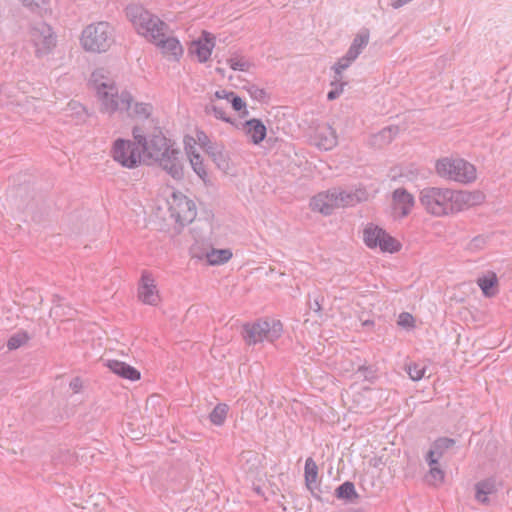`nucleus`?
<instances>
[{"label": "nucleus", "instance_id": "55", "mask_svg": "<svg viewBox=\"0 0 512 512\" xmlns=\"http://www.w3.org/2000/svg\"><path fill=\"white\" fill-rule=\"evenodd\" d=\"M346 85H347V82L342 81V79H341L339 82H336V84L332 85V86L334 87L333 89L336 91H339V95H341L343 92L344 86H346Z\"/></svg>", "mask_w": 512, "mask_h": 512}, {"label": "nucleus", "instance_id": "50", "mask_svg": "<svg viewBox=\"0 0 512 512\" xmlns=\"http://www.w3.org/2000/svg\"><path fill=\"white\" fill-rule=\"evenodd\" d=\"M25 6L30 7L32 10L41 8L46 4L47 0H22Z\"/></svg>", "mask_w": 512, "mask_h": 512}, {"label": "nucleus", "instance_id": "42", "mask_svg": "<svg viewBox=\"0 0 512 512\" xmlns=\"http://www.w3.org/2000/svg\"><path fill=\"white\" fill-rule=\"evenodd\" d=\"M132 135L135 140L133 142L136 143V145L139 147V149L141 148V151H142L144 149V146L149 141V140H147L146 136L144 135L142 128H140L138 126L133 127Z\"/></svg>", "mask_w": 512, "mask_h": 512}, {"label": "nucleus", "instance_id": "20", "mask_svg": "<svg viewBox=\"0 0 512 512\" xmlns=\"http://www.w3.org/2000/svg\"><path fill=\"white\" fill-rule=\"evenodd\" d=\"M106 366L114 374L130 381L139 380L141 377L140 372L136 368L119 360H108Z\"/></svg>", "mask_w": 512, "mask_h": 512}, {"label": "nucleus", "instance_id": "40", "mask_svg": "<svg viewBox=\"0 0 512 512\" xmlns=\"http://www.w3.org/2000/svg\"><path fill=\"white\" fill-rule=\"evenodd\" d=\"M356 373L360 374L364 380H367L371 383H373L377 378L376 370L373 368V366L362 365L357 369Z\"/></svg>", "mask_w": 512, "mask_h": 512}, {"label": "nucleus", "instance_id": "33", "mask_svg": "<svg viewBox=\"0 0 512 512\" xmlns=\"http://www.w3.org/2000/svg\"><path fill=\"white\" fill-rule=\"evenodd\" d=\"M283 331V325L279 320H273L272 323L267 321L266 340L273 342L278 339Z\"/></svg>", "mask_w": 512, "mask_h": 512}, {"label": "nucleus", "instance_id": "43", "mask_svg": "<svg viewBox=\"0 0 512 512\" xmlns=\"http://www.w3.org/2000/svg\"><path fill=\"white\" fill-rule=\"evenodd\" d=\"M247 92L253 99L260 102H263L266 100V98H268L267 92L264 89L257 87L256 85L248 86Z\"/></svg>", "mask_w": 512, "mask_h": 512}, {"label": "nucleus", "instance_id": "2", "mask_svg": "<svg viewBox=\"0 0 512 512\" xmlns=\"http://www.w3.org/2000/svg\"><path fill=\"white\" fill-rule=\"evenodd\" d=\"M125 12L137 33L149 42L157 40L158 37L164 35V31L168 30V25L164 21L142 5L130 4L126 7Z\"/></svg>", "mask_w": 512, "mask_h": 512}, {"label": "nucleus", "instance_id": "26", "mask_svg": "<svg viewBox=\"0 0 512 512\" xmlns=\"http://www.w3.org/2000/svg\"><path fill=\"white\" fill-rule=\"evenodd\" d=\"M477 284L486 297H493L498 292V278L494 272H488L477 279Z\"/></svg>", "mask_w": 512, "mask_h": 512}, {"label": "nucleus", "instance_id": "10", "mask_svg": "<svg viewBox=\"0 0 512 512\" xmlns=\"http://www.w3.org/2000/svg\"><path fill=\"white\" fill-rule=\"evenodd\" d=\"M32 41L38 58L49 54L56 45V37L47 24H41L32 31Z\"/></svg>", "mask_w": 512, "mask_h": 512}, {"label": "nucleus", "instance_id": "38", "mask_svg": "<svg viewBox=\"0 0 512 512\" xmlns=\"http://www.w3.org/2000/svg\"><path fill=\"white\" fill-rule=\"evenodd\" d=\"M152 106L147 103H135L132 112L127 111L129 115L148 118L151 114Z\"/></svg>", "mask_w": 512, "mask_h": 512}, {"label": "nucleus", "instance_id": "36", "mask_svg": "<svg viewBox=\"0 0 512 512\" xmlns=\"http://www.w3.org/2000/svg\"><path fill=\"white\" fill-rule=\"evenodd\" d=\"M455 444V440L448 437H440L436 439L431 447L436 451L437 457H441L443 453Z\"/></svg>", "mask_w": 512, "mask_h": 512}, {"label": "nucleus", "instance_id": "8", "mask_svg": "<svg viewBox=\"0 0 512 512\" xmlns=\"http://www.w3.org/2000/svg\"><path fill=\"white\" fill-rule=\"evenodd\" d=\"M168 204L170 216L182 227L190 224L196 218L197 210L194 201L181 192H173L172 199Z\"/></svg>", "mask_w": 512, "mask_h": 512}, {"label": "nucleus", "instance_id": "53", "mask_svg": "<svg viewBox=\"0 0 512 512\" xmlns=\"http://www.w3.org/2000/svg\"><path fill=\"white\" fill-rule=\"evenodd\" d=\"M82 387V383L80 381L79 378H74L71 382H70V388L74 391V392H79L80 389Z\"/></svg>", "mask_w": 512, "mask_h": 512}, {"label": "nucleus", "instance_id": "31", "mask_svg": "<svg viewBox=\"0 0 512 512\" xmlns=\"http://www.w3.org/2000/svg\"><path fill=\"white\" fill-rule=\"evenodd\" d=\"M206 114H213L215 118L220 119L226 123H229L233 125L235 128H239L238 121L235 119H232L231 117L226 116V113L223 109V107L211 104L206 105L205 107Z\"/></svg>", "mask_w": 512, "mask_h": 512}, {"label": "nucleus", "instance_id": "30", "mask_svg": "<svg viewBox=\"0 0 512 512\" xmlns=\"http://www.w3.org/2000/svg\"><path fill=\"white\" fill-rule=\"evenodd\" d=\"M229 411V407L225 403L217 404L214 409L209 414V420L212 424L216 426H221L224 424L227 413Z\"/></svg>", "mask_w": 512, "mask_h": 512}, {"label": "nucleus", "instance_id": "15", "mask_svg": "<svg viewBox=\"0 0 512 512\" xmlns=\"http://www.w3.org/2000/svg\"><path fill=\"white\" fill-rule=\"evenodd\" d=\"M238 124V129L243 130L252 144L259 145L266 138L267 128L261 119L252 118L244 122L238 121Z\"/></svg>", "mask_w": 512, "mask_h": 512}, {"label": "nucleus", "instance_id": "41", "mask_svg": "<svg viewBox=\"0 0 512 512\" xmlns=\"http://www.w3.org/2000/svg\"><path fill=\"white\" fill-rule=\"evenodd\" d=\"M324 300V297L320 294H316L311 300V295L309 294V301L308 306L309 309L315 312L319 317L322 316V302Z\"/></svg>", "mask_w": 512, "mask_h": 512}, {"label": "nucleus", "instance_id": "61", "mask_svg": "<svg viewBox=\"0 0 512 512\" xmlns=\"http://www.w3.org/2000/svg\"><path fill=\"white\" fill-rule=\"evenodd\" d=\"M225 99H226L228 102H230L231 97H230V96H227V97H225Z\"/></svg>", "mask_w": 512, "mask_h": 512}, {"label": "nucleus", "instance_id": "17", "mask_svg": "<svg viewBox=\"0 0 512 512\" xmlns=\"http://www.w3.org/2000/svg\"><path fill=\"white\" fill-rule=\"evenodd\" d=\"M202 36L203 38L192 41L189 47V52L191 54H195L200 63H204L210 58L212 49L215 45L214 37H212L208 32L204 31Z\"/></svg>", "mask_w": 512, "mask_h": 512}, {"label": "nucleus", "instance_id": "27", "mask_svg": "<svg viewBox=\"0 0 512 512\" xmlns=\"http://www.w3.org/2000/svg\"><path fill=\"white\" fill-rule=\"evenodd\" d=\"M451 204H453V214L464 210L470 206V192L463 190H453L451 197Z\"/></svg>", "mask_w": 512, "mask_h": 512}, {"label": "nucleus", "instance_id": "28", "mask_svg": "<svg viewBox=\"0 0 512 512\" xmlns=\"http://www.w3.org/2000/svg\"><path fill=\"white\" fill-rule=\"evenodd\" d=\"M190 164L194 172L202 179L205 183L208 181V173L203 163V158L200 154L192 152L189 154Z\"/></svg>", "mask_w": 512, "mask_h": 512}, {"label": "nucleus", "instance_id": "49", "mask_svg": "<svg viewBox=\"0 0 512 512\" xmlns=\"http://www.w3.org/2000/svg\"><path fill=\"white\" fill-rule=\"evenodd\" d=\"M484 200V194L480 191L470 192V206L480 204Z\"/></svg>", "mask_w": 512, "mask_h": 512}, {"label": "nucleus", "instance_id": "12", "mask_svg": "<svg viewBox=\"0 0 512 512\" xmlns=\"http://www.w3.org/2000/svg\"><path fill=\"white\" fill-rule=\"evenodd\" d=\"M138 297L144 303L155 306L160 301V296L156 285L154 284V278L148 271H143L138 287Z\"/></svg>", "mask_w": 512, "mask_h": 512}, {"label": "nucleus", "instance_id": "25", "mask_svg": "<svg viewBox=\"0 0 512 512\" xmlns=\"http://www.w3.org/2000/svg\"><path fill=\"white\" fill-rule=\"evenodd\" d=\"M370 38L369 30L364 28L362 29L353 39L352 44L350 45L346 54L356 60L357 57L361 54L362 50L368 45Z\"/></svg>", "mask_w": 512, "mask_h": 512}, {"label": "nucleus", "instance_id": "4", "mask_svg": "<svg viewBox=\"0 0 512 512\" xmlns=\"http://www.w3.org/2000/svg\"><path fill=\"white\" fill-rule=\"evenodd\" d=\"M452 196V189L426 187L420 191L419 201L427 213L441 217L453 214Z\"/></svg>", "mask_w": 512, "mask_h": 512}, {"label": "nucleus", "instance_id": "13", "mask_svg": "<svg viewBox=\"0 0 512 512\" xmlns=\"http://www.w3.org/2000/svg\"><path fill=\"white\" fill-rule=\"evenodd\" d=\"M415 200L405 188H397L392 193V207L396 217L408 216L414 206Z\"/></svg>", "mask_w": 512, "mask_h": 512}, {"label": "nucleus", "instance_id": "46", "mask_svg": "<svg viewBox=\"0 0 512 512\" xmlns=\"http://www.w3.org/2000/svg\"><path fill=\"white\" fill-rule=\"evenodd\" d=\"M429 474L434 480H444V471L437 467V465L430 466Z\"/></svg>", "mask_w": 512, "mask_h": 512}, {"label": "nucleus", "instance_id": "23", "mask_svg": "<svg viewBox=\"0 0 512 512\" xmlns=\"http://www.w3.org/2000/svg\"><path fill=\"white\" fill-rule=\"evenodd\" d=\"M338 196L340 207H347L366 201L368 199V192L365 188L349 191L339 189Z\"/></svg>", "mask_w": 512, "mask_h": 512}, {"label": "nucleus", "instance_id": "56", "mask_svg": "<svg viewBox=\"0 0 512 512\" xmlns=\"http://www.w3.org/2000/svg\"><path fill=\"white\" fill-rule=\"evenodd\" d=\"M339 91H336L334 89H331L328 94H327V99L332 101V100H335L339 97Z\"/></svg>", "mask_w": 512, "mask_h": 512}, {"label": "nucleus", "instance_id": "24", "mask_svg": "<svg viewBox=\"0 0 512 512\" xmlns=\"http://www.w3.org/2000/svg\"><path fill=\"white\" fill-rule=\"evenodd\" d=\"M334 495L337 499L343 500L345 503L356 504L360 498L359 494L355 489V485L351 481H345L341 485H339L335 491Z\"/></svg>", "mask_w": 512, "mask_h": 512}, {"label": "nucleus", "instance_id": "54", "mask_svg": "<svg viewBox=\"0 0 512 512\" xmlns=\"http://www.w3.org/2000/svg\"><path fill=\"white\" fill-rule=\"evenodd\" d=\"M233 94V91H227L224 89L217 90L214 94L215 98L217 99H225V97L230 96Z\"/></svg>", "mask_w": 512, "mask_h": 512}, {"label": "nucleus", "instance_id": "11", "mask_svg": "<svg viewBox=\"0 0 512 512\" xmlns=\"http://www.w3.org/2000/svg\"><path fill=\"white\" fill-rule=\"evenodd\" d=\"M339 189L333 188L315 195L310 202L312 210L325 216L331 215L336 208H340Z\"/></svg>", "mask_w": 512, "mask_h": 512}, {"label": "nucleus", "instance_id": "18", "mask_svg": "<svg viewBox=\"0 0 512 512\" xmlns=\"http://www.w3.org/2000/svg\"><path fill=\"white\" fill-rule=\"evenodd\" d=\"M206 152L211 157L219 170L225 174L229 173L231 169L230 158L228 152L225 150L222 144L208 141Z\"/></svg>", "mask_w": 512, "mask_h": 512}, {"label": "nucleus", "instance_id": "9", "mask_svg": "<svg viewBox=\"0 0 512 512\" xmlns=\"http://www.w3.org/2000/svg\"><path fill=\"white\" fill-rule=\"evenodd\" d=\"M112 155L115 161L129 169L137 167L141 160V151L136 143L122 138L114 142Z\"/></svg>", "mask_w": 512, "mask_h": 512}, {"label": "nucleus", "instance_id": "48", "mask_svg": "<svg viewBox=\"0 0 512 512\" xmlns=\"http://www.w3.org/2000/svg\"><path fill=\"white\" fill-rule=\"evenodd\" d=\"M440 458L441 457H437V453L432 447L427 452L425 457L429 466L437 465Z\"/></svg>", "mask_w": 512, "mask_h": 512}, {"label": "nucleus", "instance_id": "45", "mask_svg": "<svg viewBox=\"0 0 512 512\" xmlns=\"http://www.w3.org/2000/svg\"><path fill=\"white\" fill-rule=\"evenodd\" d=\"M69 107L75 112L76 116L80 120H84L87 116L86 108L82 104L72 101L69 103Z\"/></svg>", "mask_w": 512, "mask_h": 512}, {"label": "nucleus", "instance_id": "37", "mask_svg": "<svg viewBox=\"0 0 512 512\" xmlns=\"http://www.w3.org/2000/svg\"><path fill=\"white\" fill-rule=\"evenodd\" d=\"M230 97H231V99H230L231 106L236 112L240 113V117L244 118V117L248 116L249 112L246 108V102L240 96H238L235 92H233V94L230 95Z\"/></svg>", "mask_w": 512, "mask_h": 512}, {"label": "nucleus", "instance_id": "6", "mask_svg": "<svg viewBox=\"0 0 512 512\" xmlns=\"http://www.w3.org/2000/svg\"><path fill=\"white\" fill-rule=\"evenodd\" d=\"M97 95L101 101V111L114 113L115 111H129L133 103V97L128 91H122L118 95L117 89L106 83L97 86Z\"/></svg>", "mask_w": 512, "mask_h": 512}, {"label": "nucleus", "instance_id": "58", "mask_svg": "<svg viewBox=\"0 0 512 512\" xmlns=\"http://www.w3.org/2000/svg\"><path fill=\"white\" fill-rule=\"evenodd\" d=\"M362 326L367 327V328L373 327L374 321L371 319L364 320V321H362Z\"/></svg>", "mask_w": 512, "mask_h": 512}, {"label": "nucleus", "instance_id": "1", "mask_svg": "<svg viewBox=\"0 0 512 512\" xmlns=\"http://www.w3.org/2000/svg\"><path fill=\"white\" fill-rule=\"evenodd\" d=\"M144 161L157 163L175 180L184 176L182 152L174 141L166 138L161 131L151 136L142 150Z\"/></svg>", "mask_w": 512, "mask_h": 512}, {"label": "nucleus", "instance_id": "5", "mask_svg": "<svg viewBox=\"0 0 512 512\" xmlns=\"http://www.w3.org/2000/svg\"><path fill=\"white\" fill-rule=\"evenodd\" d=\"M435 169L440 177L460 183H471L477 177L475 166L462 158H441Z\"/></svg>", "mask_w": 512, "mask_h": 512}, {"label": "nucleus", "instance_id": "3", "mask_svg": "<svg viewBox=\"0 0 512 512\" xmlns=\"http://www.w3.org/2000/svg\"><path fill=\"white\" fill-rule=\"evenodd\" d=\"M85 51L104 53L115 43V29L107 21H99L86 26L80 38Z\"/></svg>", "mask_w": 512, "mask_h": 512}, {"label": "nucleus", "instance_id": "35", "mask_svg": "<svg viewBox=\"0 0 512 512\" xmlns=\"http://www.w3.org/2000/svg\"><path fill=\"white\" fill-rule=\"evenodd\" d=\"M405 370L413 381H419L425 376L426 366L412 362L406 365Z\"/></svg>", "mask_w": 512, "mask_h": 512}, {"label": "nucleus", "instance_id": "14", "mask_svg": "<svg viewBox=\"0 0 512 512\" xmlns=\"http://www.w3.org/2000/svg\"><path fill=\"white\" fill-rule=\"evenodd\" d=\"M311 139L319 149L325 151L333 149L338 144L336 131L329 124H323L316 127Z\"/></svg>", "mask_w": 512, "mask_h": 512}, {"label": "nucleus", "instance_id": "52", "mask_svg": "<svg viewBox=\"0 0 512 512\" xmlns=\"http://www.w3.org/2000/svg\"><path fill=\"white\" fill-rule=\"evenodd\" d=\"M197 136H198V140H199L201 146L206 150V148L208 146V141H210L209 138L207 137V135L204 132L198 133Z\"/></svg>", "mask_w": 512, "mask_h": 512}, {"label": "nucleus", "instance_id": "39", "mask_svg": "<svg viewBox=\"0 0 512 512\" xmlns=\"http://www.w3.org/2000/svg\"><path fill=\"white\" fill-rule=\"evenodd\" d=\"M228 63L231 69L237 71H248L251 66V63L242 57L230 58Z\"/></svg>", "mask_w": 512, "mask_h": 512}, {"label": "nucleus", "instance_id": "47", "mask_svg": "<svg viewBox=\"0 0 512 512\" xmlns=\"http://www.w3.org/2000/svg\"><path fill=\"white\" fill-rule=\"evenodd\" d=\"M397 132H398V127L390 126V127L384 128L380 132V136L382 138H387L388 141H391L393 139V137L397 134Z\"/></svg>", "mask_w": 512, "mask_h": 512}, {"label": "nucleus", "instance_id": "7", "mask_svg": "<svg viewBox=\"0 0 512 512\" xmlns=\"http://www.w3.org/2000/svg\"><path fill=\"white\" fill-rule=\"evenodd\" d=\"M363 239L367 247H379L382 252L395 253L401 249V243L377 225H367L363 231Z\"/></svg>", "mask_w": 512, "mask_h": 512}, {"label": "nucleus", "instance_id": "60", "mask_svg": "<svg viewBox=\"0 0 512 512\" xmlns=\"http://www.w3.org/2000/svg\"><path fill=\"white\" fill-rule=\"evenodd\" d=\"M61 301V297L58 295L53 296V303H59Z\"/></svg>", "mask_w": 512, "mask_h": 512}, {"label": "nucleus", "instance_id": "19", "mask_svg": "<svg viewBox=\"0 0 512 512\" xmlns=\"http://www.w3.org/2000/svg\"><path fill=\"white\" fill-rule=\"evenodd\" d=\"M267 321H257L243 326V338L249 345L262 342L266 339Z\"/></svg>", "mask_w": 512, "mask_h": 512}, {"label": "nucleus", "instance_id": "44", "mask_svg": "<svg viewBox=\"0 0 512 512\" xmlns=\"http://www.w3.org/2000/svg\"><path fill=\"white\" fill-rule=\"evenodd\" d=\"M397 323L403 328H412L414 327V317L408 312H402Z\"/></svg>", "mask_w": 512, "mask_h": 512}, {"label": "nucleus", "instance_id": "29", "mask_svg": "<svg viewBox=\"0 0 512 512\" xmlns=\"http://www.w3.org/2000/svg\"><path fill=\"white\" fill-rule=\"evenodd\" d=\"M232 257V252L229 249H212L207 253V261L211 265H220L226 263Z\"/></svg>", "mask_w": 512, "mask_h": 512}, {"label": "nucleus", "instance_id": "34", "mask_svg": "<svg viewBox=\"0 0 512 512\" xmlns=\"http://www.w3.org/2000/svg\"><path fill=\"white\" fill-rule=\"evenodd\" d=\"M30 339L27 332H17L13 334L7 341V348L8 350H16L19 347L23 346L27 343V341Z\"/></svg>", "mask_w": 512, "mask_h": 512}, {"label": "nucleus", "instance_id": "51", "mask_svg": "<svg viewBox=\"0 0 512 512\" xmlns=\"http://www.w3.org/2000/svg\"><path fill=\"white\" fill-rule=\"evenodd\" d=\"M418 174V170L411 167L407 169V172L402 173L401 175L407 177L409 180H413L418 176Z\"/></svg>", "mask_w": 512, "mask_h": 512}, {"label": "nucleus", "instance_id": "22", "mask_svg": "<svg viewBox=\"0 0 512 512\" xmlns=\"http://www.w3.org/2000/svg\"><path fill=\"white\" fill-rule=\"evenodd\" d=\"M497 491L496 479L493 477L486 478L475 484V498L484 505L490 503L488 496L495 494Z\"/></svg>", "mask_w": 512, "mask_h": 512}, {"label": "nucleus", "instance_id": "57", "mask_svg": "<svg viewBox=\"0 0 512 512\" xmlns=\"http://www.w3.org/2000/svg\"><path fill=\"white\" fill-rule=\"evenodd\" d=\"M483 243H484V239L480 236H477V237L473 238V240H472V244L475 247H479Z\"/></svg>", "mask_w": 512, "mask_h": 512}, {"label": "nucleus", "instance_id": "16", "mask_svg": "<svg viewBox=\"0 0 512 512\" xmlns=\"http://www.w3.org/2000/svg\"><path fill=\"white\" fill-rule=\"evenodd\" d=\"M304 477L305 485L312 496L319 501H323L321 497L322 490L318 483V466L311 457L307 458L305 461Z\"/></svg>", "mask_w": 512, "mask_h": 512}, {"label": "nucleus", "instance_id": "32", "mask_svg": "<svg viewBox=\"0 0 512 512\" xmlns=\"http://www.w3.org/2000/svg\"><path fill=\"white\" fill-rule=\"evenodd\" d=\"M354 59L350 58L347 54L341 57L333 66L335 71L334 80L331 82V85H335L336 82H339L342 79V71L347 69Z\"/></svg>", "mask_w": 512, "mask_h": 512}, {"label": "nucleus", "instance_id": "59", "mask_svg": "<svg viewBox=\"0 0 512 512\" xmlns=\"http://www.w3.org/2000/svg\"><path fill=\"white\" fill-rule=\"evenodd\" d=\"M27 190L26 187H23V186H20L17 188V191H16V196L17 197H22L23 196V193Z\"/></svg>", "mask_w": 512, "mask_h": 512}, {"label": "nucleus", "instance_id": "21", "mask_svg": "<svg viewBox=\"0 0 512 512\" xmlns=\"http://www.w3.org/2000/svg\"><path fill=\"white\" fill-rule=\"evenodd\" d=\"M151 43L158 46L163 54L172 55L176 60L183 53V48L178 39L175 37H166V31H164V35L158 37L157 40L151 41Z\"/></svg>", "mask_w": 512, "mask_h": 512}]
</instances>
